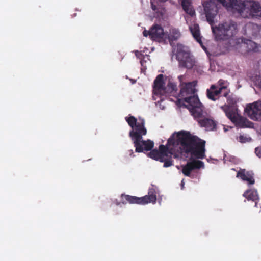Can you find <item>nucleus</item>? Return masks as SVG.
<instances>
[{"mask_svg": "<svg viewBox=\"0 0 261 261\" xmlns=\"http://www.w3.org/2000/svg\"><path fill=\"white\" fill-rule=\"evenodd\" d=\"M179 146L181 154H190L196 159H203L205 158V141L198 137L192 135L189 132L181 130L176 135V138L173 135L167 140V146L160 145L158 152L162 159L168 156V154H173L172 149H169L167 146Z\"/></svg>", "mask_w": 261, "mask_h": 261, "instance_id": "1", "label": "nucleus"}, {"mask_svg": "<svg viewBox=\"0 0 261 261\" xmlns=\"http://www.w3.org/2000/svg\"><path fill=\"white\" fill-rule=\"evenodd\" d=\"M204 10L206 20L211 26L212 32L216 40H226L231 38L237 33V23L231 20L219 23L218 26L214 27V18L218 9L216 5L211 1L205 2L203 4Z\"/></svg>", "mask_w": 261, "mask_h": 261, "instance_id": "2", "label": "nucleus"}, {"mask_svg": "<svg viewBox=\"0 0 261 261\" xmlns=\"http://www.w3.org/2000/svg\"><path fill=\"white\" fill-rule=\"evenodd\" d=\"M125 120L129 126L132 128L129 136L133 141L135 151H141L139 146V141L142 139V136L147 134V129L145 127V120L144 119L139 118L137 120L134 116H130L125 117Z\"/></svg>", "mask_w": 261, "mask_h": 261, "instance_id": "3", "label": "nucleus"}, {"mask_svg": "<svg viewBox=\"0 0 261 261\" xmlns=\"http://www.w3.org/2000/svg\"><path fill=\"white\" fill-rule=\"evenodd\" d=\"M172 47V52L176 56V59L179 63V66L188 69L192 68L194 65L195 61L186 47L181 44L178 43Z\"/></svg>", "mask_w": 261, "mask_h": 261, "instance_id": "4", "label": "nucleus"}, {"mask_svg": "<svg viewBox=\"0 0 261 261\" xmlns=\"http://www.w3.org/2000/svg\"><path fill=\"white\" fill-rule=\"evenodd\" d=\"M122 203L126 204H137L139 205H145L149 203L154 204L156 201V192L155 190L152 188L148 190V195L141 197L122 194L121 195Z\"/></svg>", "mask_w": 261, "mask_h": 261, "instance_id": "5", "label": "nucleus"}, {"mask_svg": "<svg viewBox=\"0 0 261 261\" xmlns=\"http://www.w3.org/2000/svg\"><path fill=\"white\" fill-rule=\"evenodd\" d=\"M178 78L180 81L179 96L182 98L186 103H191L193 101V97H198L196 93V82L184 83L181 81L182 75L179 76Z\"/></svg>", "mask_w": 261, "mask_h": 261, "instance_id": "6", "label": "nucleus"}, {"mask_svg": "<svg viewBox=\"0 0 261 261\" xmlns=\"http://www.w3.org/2000/svg\"><path fill=\"white\" fill-rule=\"evenodd\" d=\"M245 112L251 119L261 120V101L258 100L247 105Z\"/></svg>", "mask_w": 261, "mask_h": 261, "instance_id": "7", "label": "nucleus"}, {"mask_svg": "<svg viewBox=\"0 0 261 261\" xmlns=\"http://www.w3.org/2000/svg\"><path fill=\"white\" fill-rule=\"evenodd\" d=\"M143 36L149 38L152 40L160 41L165 37L163 28L159 24H153L149 31L145 30L143 32Z\"/></svg>", "mask_w": 261, "mask_h": 261, "instance_id": "8", "label": "nucleus"}, {"mask_svg": "<svg viewBox=\"0 0 261 261\" xmlns=\"http://www.w3.org/2000/svg\"><path fill=\"white\" fill-rule=\"evenodd\" d=\"M187 103L188 105L186 107L190 111L194 118L197 120L201 119L203 110L201 108L202 104L200 102L198 97H193V101L191 103Z\"/></svg>", "mask_w": 261, "mask_h": 261, "instance_id": "9", "label": "nucleus"}, {"mask_svg": "<svg viewBox=\"0 0 261 261\" xmlns=\"http://www.w3.org/2000/svg\"><path fill=\"white\" fill-rule=\"evenodd\" d=\"M204 167L202 161L193 160L188 162L187 163L182 167V173L186 176L190 177L192 171L195 169H198Z\"/></svg>", "mask_w": 261, "mask_h": 261, "instance_id": "10", "label": "nucleus"}, {"mask_svg": "<svg viewBox=\"0 0 261 261\" xmlns=\"http://www.w3.org/2000/svg\"><path fill=\"white\" fill-rule=\"evenodd\" d=\"M221 109L225 112L226 116L233 123L242 121L243 118H238L237 109L233 107L228 105H224L221 107Z\"/></svg>", "mask_w": 261, "mask_h": 261, "instance_id": "11", "label": "nucleus"}, {"mask_svg": "<svg viewBox=\"0 0 261 261\" xmlns=\"http://www.w3.org/2000/svg\"><path fill=\"white\" fill-rule=\"evenodd\" d=\"M164 83L163 81V75L159 74L155 79L153 83V93L156 95L164 96L166 93Z\"/></svg>", "mask_w": 261, "mask_h": 261, "instance_id": "12", "label": "nucleus"}, {"mask_svg": "<svg viewBox=\"0 0 261 261\" xmlns=\"http://www.w3.org/2000/svg\"><path fill=\"white\" fill-rule=\"evenodd\" d=\"M223 88H218L216 84L211 85L209 89L206 90V96L207 98L212 100L216 101L219 99L221 96Z\"/></svg>", "mask_w": 261, "mask_h": 261, "instance_id": "13", "label": "nucleus"}, {"mask_svg": "<svg viewBox=\"0 0 261 261\" xmlns=\"http://www.w3.org/2000/svg\"><path fill=\"white\" fill-rule=\"evenodd\" d=\"M237 177L246 181L248 185H253L255 182L253 173L250 171H246L245 169H241L237 173Z\"/></svg>", "mask_w": 261, "mask_h": 261, "instance_id": "14", "label": "nucleus"}, {"mask_svg": "<svg viewBox=\"0 0 261 261\" xmlns=\"http://www.w3.org/2000/svg\"><path fill=\"white\" fill-rule=\"evenodd\" d=\"M243 195L248 200L254 201L255 202V206H257V202L259 200V196L257 191L256 190H247L244 193Z\"/></svg>", "mask_w": 261, "mask_h": 261, "instance_id": "15", "label": "nucleus"}, {"mask_svg": "<svg viewBox=\"0 0 261 261\" xmlns=\"http://www.w3.org/2000/svg\"><path fill=\"white\" fill-rule=\"evenodd\" d=\"M139 146L142 150L136 151L137 152H142L144 150L146 151H150L154 146V142L149 139L144 140L142 138L139 141Z\"/></svg>", "mask_w": 261, "mask_h": 261, "instance_id": "16", "label": "nucleus"}, {"mask_svg": "<svg viewBox=\"0 0 261 261\" xmlns=\"http://www.w3.org/2000/svg\"><path fill=\"white\" fill-rule=\"evenodd\" d=\"M198 123L202 127H204L210 130H214L216 128V123L212 119L209 118H204L197 120Z\"/></svg>", "mask_w": 261, "mask_h": 261, "instance_id": "17", "label": "nucleus"}, {"mask_svg": "<svg viewBox=\"0 0 261 261\" xmlns=\"http://www.w3.org/2000/svg\"><path fill=\"white\" fill-rule=\"evenodd\" d=\"M189 28L194 39L202 46V41L201 40V36H200L198 24H194V25L190 27Z\"/></svg>", "mask_w": 261, "mask_h": 261, "instance_id": "18", "label": "nucleus"}, {"mask_svg": "<svg viewBox=\"0 0 261 261\" xmlns=\"http://www.w3.org/2000/svg\"><path fill=\"white\" fill-rule=\"evenodd\" d=\"M184 10L190 16L195 15L194 10L192 8L190 0H180Z\"/></svg>", "mask_w": 261, "mask_h": 261, "instance_id": "19", "label": "nucleus"}, {"mask_svg": "<svg viewBox=\"0 0 261 261\" xmlns=\"http://www.w3.org/2000/svg\"><path fill=\"white\" fill-rule=\"evenodd\" d=\"M165 89H166V93H164V96H168L170 94L174 95L177 90V87L174 83L169 82L167 86L165 87Z\"/></svg>", "mask_w": 261, "mask_h": 261, "instance_id": "20", "label": "nucleus"}, {"mask_svg": "<svg viewBox=\"0 0 261 261\" xmlns=\"http://www.w3.org/2000/svg\"><path fill=\"white\" fill-rule=\"evenodd\" d=\"M180 37V33L179 31L176 29H172L170 31L168 35V39L172 45V42L178 40Z\"/></svg>", "mask_w": 261, "mask_h": 261, "instance_id": "21", "label": "nucleus"}, {"mask_svg": "<svg viewBox=\"0 0 261 261\" xmlns=\"http://www.w3.org/2000/svg\"><path fill=\"white\" fill-rule=\"evenodd\" d=\"M245 47L247 48V51H257V44L250 40H247L246 42L244 43Z\"/></svg>", "mask_w": 261, "mask_h": 261, "instance_id": "22", "label": "nucleus"}, {"mask_svg": "<svg viewBox=\"0 0 261 261\" xmlns=\"http://www.w3.org/2000/svg\"><path fill=\"white\" fill-rule=\"evenodd\" d=\"M148 156L150 158L155 160H159L160 162H163V159H162L160 156L159 152H158V150L156 149L151 150L150 152L148 153Z\"/></svg>", "mask_w": 261, "mask_h": 261, "instance_id": "23", "label": "nucleus"}, {"mask_svg": "<svg viewBox=\"0 0 261 261\" xmlns=\"http://www.w3.org/2000/svg\"><path fill=\"white\" fill-rule=\"evenodd\" d=\"M222 96L227 98V102L229 105H233L236 102L233 98L229 95V90H226L222 94Z\"/></svg>", "mask_w": 261, "mask_h": 261, "instance_id": "24", "label": "nucleus"}, {"mask_svg": "<svg viewBox=\"0 0 261 261\" xmlns=\"http://www.w3.org/2000/svg\"><path fill=\"white\" fill-rule=\"evenodd\" d=\"M151 7L152 9L158 14V16H159L160 15H163L162 12L160 11V8H159L156 5L154 4V2H151Z\"/></svg>", "mask_w": 261, "mask_h": 261, "instance_id": "25", "label": "nucleus"}, {"mask_svg": "<svg viewBox=\"0 0 261 261\" xmlns=\"http://www.w3.org/2000/svg\"><path fill=\"white\" fill-rule=\"evenodd\" d=\"M225 83H226V81L222 80V79H220L219 80L217 84H216L218 87V88H222V92H223V90H226L227 89V86L225 85Z\"/></svg>", "mask_w": 261, "mask_h": 261, "instance_id": "26", "label": "nucleus"}, {"mask_svg": "<svg viewBox=\"0 0 261 261\" xmlns=\"http://www.w3.org/2000/svg\"><path fill=\"white\" fill-rule=\"evenodd\" d=\"M164 162V167H169L171 166L172 165V162H173V161L171 159H166V160H164L163 159V161Z\"/></svg>", "mask_w": 261, "mask_h": 261, "instance_id": "27", "label": "nucleus"}, {"mask_svg": "<svg viewBox=\"0 0 261 261\" xmlns=\"http://www.w3.org/2000/svg\"><path fill=\"white\" fill-rule=\"evenodd\" d=\"M239 141L241 143H246L249 141L251 139L243 135H240L239 138Z\"/></svg>", "mask_w": 261, "mask_h": 261, "instance_id": "28", "label": "nucleus"}, {"mask_svg": "<svg viewBox=\"0 0 261 261\" xmlns=\"http://www.w3.org/2000/svg\"><path fill=\"white\" fill-rule=\"evenodd\" d=\"M135 54L136 57L139 59H142L144 57V55L141 53V52L138 50L135 51Z\"/></svg>", "mask_w": 261, "mask_h": 261, "instance_id": "29", "label": "nucleus"}, {"mask_svg": "<svg viewBox=\"0 0 261 261\" xmlns=\"http://www.w3.org/2000/svg\"><path fill=\"white\" fill-rule=\"evenodd\" d=\"M255 152L257 156L261 158V147H256L255 149Z\"/></svg>", "mask_w": 261, "mask_h": 261, "instance_id": "30", "label": "nucleus"}, {"mask_svg": "<svg viewBox=\"0 0 261 261\" xmlns=\"http://www.w3.org/2000/svg\"><path fill=\"white\" fill-rule=\"evenodd\" d=\"M256 84L258 86L259 88L261 90V77L260 81H258L257 83L256 82Z\"/></svg>", "mask_w": 261, "mask_h": 261, "instance_id": "31", "label": "nucleus"}, {"mask_svg": "<svg viewBox=\"0 0 261 261\" xmlns=\"http://www.w3.org/2000/svg\"><path fill=\"white\" fill-rule=\"evenodd\" d=\"M129 153H129V155H130V156H134V152H133V150H129Z\"/></svg>", "mask_w": 261, "mask_h": 261, "instance_id": "32", "label": "nucleus"}, {"mask_svg": "<svg viewBox=\"0 0 261 261\" xmlns=\"http://www.w3.org/2000/svg\"><path fill=\"white\" fill-rule=\"evenodd\" d=\"M140 63H141V65H143V63H144V60L142 59H141Z\"/></svg>", "mask_w": 261, "mask_h": 261, "instance_id": "33", "label": "nucleus"}, {"mask_svg": "<svg viewBox=\"0 0 261 261\" xmlns=\"http://www.w3.org/2000/svg\"><path fill=\"white\" fill-rule=\"evenodd\" d=\"M159 1L161 2H165L167 1L168 0H159Z\"/></svg>", "mask_w": 261, "mask_h": 261, "instance_id": "34", "label": "nucleus"}]
</instances>
